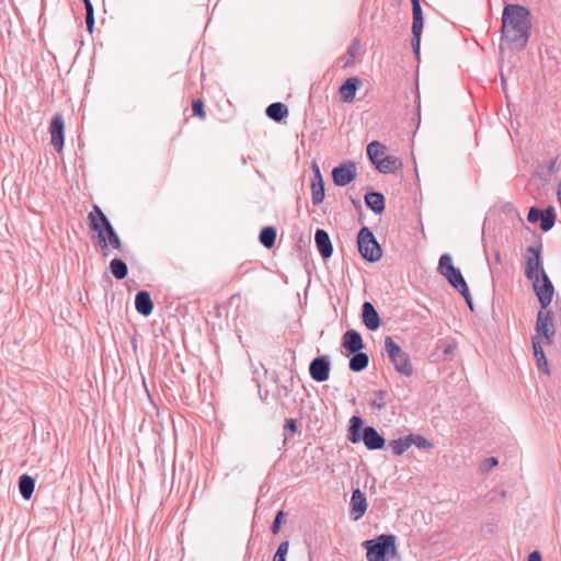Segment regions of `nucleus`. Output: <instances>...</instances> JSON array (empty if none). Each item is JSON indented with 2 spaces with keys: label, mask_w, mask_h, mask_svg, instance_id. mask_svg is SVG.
Here are the masks:
<instances>
[{
  "label": "nucleus",
  "mask_w": 561,
  "mask_h": 561,
  "mask_svg": "<svg viewBox=\"0 0 561 561\" xmlns=\"http://www.w3.org/2000/svg\"><path fill=\"white\" fill-rule=\"evenodd\" d=\"M501 23V41L512 49H525L531 35L530 10L522 4L506 3Z\"/></svg>",
  "instance_id": "f257e3e1"
},
{
  "label": "nucleus",
  "mask_w": 561,
  "mask_h": 561,
  "mask_svg": "<svg viewBox=\"0 0 561 561\" xmlns=\"http://www.w3.org/2000/svg\"><path fill=\"white\" fill-rule=\"evenodd\" d=\"M88 219L89 228L98 233V241L104 255H106L108 247L122 250L123 244L118 233L98 205L93 206V209L88 215Z\"/></svg>",
  "instance_id": "f03ea898"
},
{
  "label": "nucleus",
  "mask_w": 561,
  "mask_h": 561,
  "mask_svg": "<svg viewBox=\"0 0 561 561\" xmlns=\"http://www.w3.org/2000/svg\"><path fill=\"white\" fill-rule=\"evenodd\" d=\"M396 539L394 535L382 534L374 539L365 540L363 547L366 549L367 560L400 561Z\"/></svg>",
  "instance_id": "7ed1b4c3"
},
{
  "label": "nucleus",
  "mask_w": 561,
  "mask_h": 561,
  "mask_svg": "<svg viewBox=\"0 0 561 561\" xmlns=\"http://www.w3.org/2000/svg\"><path fill=\"white\" fill-rule=\"evenodd\" d=\"M360 416L354 415L350 420L348 439L353 444L364 442L368 450H379L386 445L385 437L374 426H363Z\"/></svg>",
  "instance_id": "20e7f679"
},
{
  "label": "nucleus",
  "mask_w": 561,
  "mask_h": 561,
  "mask_svg": "<svg viewBox=\"0 0 561 561\" xmlns=\"http://www.w3.org/2000/svg\"><path fill=\"white\" fill-rule=\"evenodd\" d=\"M385 351L397 373L405 377L413 375L410 355L391 336L385 339Z\"/></svg>",
  "instance_id": "39448f33"
},
{
  "label": "nucleus",
  "mask_w": 561,
  "mask_h": 561,
  "mask_svg": "<svg viewBox=\"0 0 561 561\" xmlns=\"http://www.w3.org/2000/svg\"><path fill=\"white\" fill-rule=\"evenodd\" d=\"M357 247L359 254L367 262L375 263L382 257L381 245L366 226L362 227L357 233Z\"/></svg>",
  "instance_id": "423d86ee"
},
{
  "label": "nucleus",
  "mask_w": 561,
  "mask_h": 561,
  "mask_svg": "<svg viewBox=\"0 0 561 561\" xmlns=\"http://www.w3.org/2000/svg\"><path fill=\"white\" fill-rule=\"evenodd\" d=\"M541 250L542 244L540 241L537 244L529 245L526 250L528 255L526 257L525 276L529 280L547 274L543 268Z\"/></svg>",
  "instance_id": "0eeeda50"
},
{
  "label": "nucleus",
  "mask_w": 561,
  "mask_h": 561,
  "mask_svg": "<svg viewBox=\"0 0 561 561\" xmlns=\"http://www.w3.org/2000/svg\"><path fill=\"white\" fill-rule=\"evenodd\" d=\"M536 332L538 336L543 337L546 344H552L556 335V328L553 323V312L548 308H540L538 311L536 319Z\"/></svg>",
  "instance_id": "6e6552de"
},
{
  "label": "nucleus",
  "mask_w": 561,
  "mask_h": 561,
  "mask_svg": "<svg viewBox=\"0 0 561 561\" xmlns=\"http://www.w3.org/2000/svg\"><path fill=\"white\" fill-rule=\"evenodd\" d=\"M536 297L538 298L541 309H547L553 298L554 286L547 274H543L536 279H530Z\"/></svg>",
  "instance_id": "1a4fd4ad"
},
{
  "label": "nucleus",
  "mask_w": 561,
  "mask_h": 561,
  "mask_svg": "<svg viewBox=\"0 0 561 561\" xmlns=\"http://www.w3.org/2000/svg\"><path fill=\"white\" fill-rule=\"evenodd\" d=\"M334 185L343 187L357 176V168L354 161L347 160L334 167L331 172Z\"/></svg>",
  "instance_id": "9d476101"
},
{
  "label": "nucleus",
  "mask_w": 561,
  "mask_h": 561,
  "mask_svg": "<svg viewBox=\"0 0 561 561\" xmlns=\"http://www.w3.org/2000/svg\"><path fill=\"white\" fill-rule=\"evenodd\" d=\"M412 38H411V46L413 49V54L416 59L420 58V50H421V36L423 31V24H424V18H423V10L421 5H414L412 7Z\"/></svg>",
  "instance_id": "9b49d317"
},
{
  "label": "nucleus",
  "mask_w": 561,
  "mask_h": 561,
  "mask_svg": "<svg viewBox=\"0 0 561 561\" xmlns=\"http://www.w3.org/2000/svg\"><path fill=\"white\" fill-rule=\"evenodd\" d=\"M331 360L328 355L314 357L309 364V374L316 382H324L329 379Z\"/></svg>",
  "instance_id": "f8f14e48"
},
{
  "label": "nucleus",
  "mask_w": 561,
  "mask_h": 561,
  "mask_svg": "<svg viewBox=\"0 0 561 561\" xmlns=\"http://www.w3.org/2000/svg\"><path fill=\"white\" fill-rule=\"evenodd\" d=\"M50 142L53 147L59 152L65 145V121L61 113H56L50 119L49 124Z\"/></svg>",
  "instance_id": "ddd939ff"
},
{
  "label": "nucleus",
  "mask_w": 561,
  "mask_h": 561,
  "mask_svg": "<svg viewBox=\"0 0 561 561\" xmlns=\"http://www.w3.org/2000/svg\"><path fill=\"white\" fill-rule=\"evenodd\" d=\"M367 499L360 489H354L350 502V516L353 520L360 519L367 511Z\"/></svg>",
  "instance_id": "4468645a"
},
{
  "label": "nucleus",
  "mask_w": 561,
  "mask_h": 561,
  "mask_svg": "<svg viewBox=\"0 0 561 561\" xmlns=\"http://www.w3.org/2000/svg\"><path fill=\"white\" fill-rule=\"evenodd\" d=\"M362 322L369 331H376L380 327V317L370 301H364L362 306Z\"/></svg>",
  "instance_id": "2eb2a0df"
},
{
  "label": "nucleus",
  "mask_w": 561,
  "mask_h": 561,
  "mask_svg": "<svg viewBox=\"0 0 561 561\" xmlns=\"http://www.w3.org/2000/svg\"><path fill=\"white\" fill-rule=\"evenodd\" d=\"M342 347L346 351V354L362 351L365 343L360 333L354 329L345 331L342 336Z\"/></svg>",
  "instance_id": "dca6fc26"
},
{
  "label": "nucleus",
  "mask_w": 561,
  "mask_h": 561,
  "mask_svg": "<svg viewBox=\"0 0 561 561\" xmlns=\"http://www.w3.org/2000/svg\"><path fill=\"white\" fill-rule=\"evenodd\" d=\"M362 87V80L358 77L347 78L339 89L340 98L345 103L354 101L357 90Z\"/></svg>",
  "instance_id": "f3484780"
},
{
  "label": "nucleus",
  "mask_w": 561,
  "mask_h": 561,
  "mask_svg": "<svg viewBox=\"0 0 561 561\" xmlns=\"http://www.w3.org/2000/svg\"><path fill=\"white\" fill-rule=\"evenodd\" d=\"M316 247L323 260H328L333 254V244L329 233L323 229H317L314 232Z\"/></svg>",
  "instance_id": "a211bd4d"
},
{
  "label": "nucleus",
  "mask_w": 561,
  "mask_h": 561,
  "mask_svg": "<svg viewBox=\"0 0 561 561\" xmlns=\"http://www.w3.org/2000/svg\"><path fill=\"white\" fill-rule=\"evenodd\" d=\"M135 308L136 311L144 316L149 317L153 311V301L149 291L139 290L135 296Z\"/></svg>",
  "instance_id": "6ab92c4d"
},
{
  "label": "nucleus",
  "mask_w": 561,
  "mask_h": 561,
  "mask_svg": "<svg viewBox=\"0 0 561 561\" xmlns=\"http://www.w3.org/2000/svg\"><path fill=\"white\" fill-rule=\"evenodd\" d=\"M378 172L382 174L396 173L401 170L403 163L401 159L396 156H385L381 160L374 164Z\"/></svg>",
  "instance_id": "aec40b11"
},
{
  "label": "nucleus",
  "mask_w": 561,
  "mask_h": 561,
  "mask_svg": "<svg viewBox=\"0 0 561 561\" xmlns=\"http://www.w3.org/2000/svg\"><path fill=\"white\" fill-rule=\"evenodd\" d=\"M366 206L376 215H381L385 210V196L377 191H369L364 196Z\"/></svg>",
  "instance_id": "412c9836"
},
{
  "label": "nucleus",
  "mask_w": 561,
  "mask_h": 561,
  "mask_svg": "<svg viewBox=\"0 0 561 561\" xmlns=\"http://www.w3.org/2000/svg\"><path fill=\"white\" fill-rule=\"evenodd\" d=\"M351 355L352 356L348 362L350 370L354 373H360L368 367L369 356L366 353L358 351L355 353H351ZM346 356H350V354H346Z\"/></svg>",
  "instance_id": "4be33fe9"
},
{
  "label": "nucleus",
  "mask_w": 561,
  "mask_h": 561,
  "mask_svg": "<svg viewBox=\"0 0 561 561\" xmlns=\"http://www.w3.org/2000/svg\"><path fill=\"white\" fill-rule=\"evenodd\" d=\"M265 114L270 119L280 123L288 116V108L284 103L274 102L266 107Z\"/></svg>",
  "instance_id": "5701e85b"
},
{
  "label": "nucleus",
  "mask_w": 561,
  "mask_h": 561,
  "mask_svg": "<svg viewBox=\"0 0 561 561\" xmlns=\"http://www.w3.org/2000/svg\"><path fill=\"white\" fill-rule=\"evenodd\" d=\"M19 491L24 500H30L34 493L35 479L27 473H23L19 478Z\"/></svg>",
  "instance_id": "b1692460"
},
{
  "label": "nucleus",
  "mask_w": 561,
  "mask_h": 561,
  "mask_svg": "<svg viewBox=\"0 0 561 561\" xmlns=\"http://www.w3.org/2000/svg\"><path fill=\"white\" fill-rule=\"evenodd\" d=\"M324 199V181L322 176L311 180V201L314 206L320 205Z\"/></svg>",
  "instance_id": "393cba45"
},
{
  "label": "nucleus",
  "mask_w": 561,
  "mask_h": 561,
  "mask_svg": "<svg viewBox=\"0 0 561 561\" xmlns=\"http://www.w3.org/2000/svg\"><path fill=\"white\" fill-rule=\"evenodd\" d=\"M277 231L273 226H266L261 229L259 234V241L266 249H272L276 242Z\"/></svg>",
  "instance_id": "a878e982"
},
{
  "label": "nucleus",
  "mask_w": 561,
  "mask_h": 561,
  "mask_svg": "<svg viewBox=\"0 0 561 561\" xmlns=\"http://www.w3.org/2000/svg\"><path fill=\"white\" fill-rule=\"evenodd\" d=\"M110 271L112 275L118 280L126 278L128 275L127 264L118 257H115L110 262Z\"/></svg>",
  "instance_id": "bb28decb"
},
{
  "label": "nucleus",
  "mask_w": 561,
  "mask_h": 561,
  "mask_svg": "<svg viewBox=\"0 0 561 561\" xmlns=\"http://www.w3.org/2000/svg\"><path fill=\"white\" fill-rule=\"evenodd\" d=\"M386 151V146L379 142L378 140H374L367 145V157L373 164L379 162L381 159L379 158Z\"/></svg>",
  "instance_id": "cd10ccee"
},
{
  "label": "nucleus",
  "mask_w": 561,
  "mask_h": 561,
  "mask_svg": "<svg viewBox=\"0 0 561 561\" xmlns=\"http://www.w3.org/2000/svg\"><path fill=\"white\" fill-rule=\"evenodd\" d=\"M556 222V211L553 206H548L540 216V229L545 232L551 230Z\"/></svg>",
  "instance_id": "c85d7f7f"
},
{
  "label": "nucleus",
  "mask_w": 561,
  "mask_h": 561,
  "mask_svg": "<svg viewBox=\"0 0 561 561\" xmlns=\"http://www.w3.org/2000/svg\"><path fill=\"white\" fill-rule=\"evenodd\" d=\"M390 447L396 456H401L410 447L409 435L393 439L390 443Z\"/></svg>",
  "instance_id": "c756f323"
},
{
  "label": "nucleus",
  "mask_w": 561,
  "mask_h": 561,
  "mask_svg": "<svg viewBox=\"0 0 561 561\" xmlns=\"http://www.w3.org/2000/svg\"><path fill=\"white\" fill-rule=\"evenodd\" d=\"M456 268L453 263V257L449 253H444L440 255L438 261L437 271L443 276L450 272V270Z\"/></svg>",
  "instance_id": "7c9ffc66"
},
{
  "label": "nucleus",
  "mask_w": 561,
  "mask_h": 561,
  "mask_svg": "<svg viewBox=\"0 0 561 561\" xmlns=\"http://www.w3.org/2000/svg\"><path fill=\"white\" fill-rule=\"evenodd\" d=\"M444 277H446L450 286L454 287L455 289L459 288V286L467 283L461 274L460 268L458 267L450 270V272L444 275Z\"/></svg>",
  "instance_id": "2f4dec72"
},
{
  "label": "nucleus",
  "mask_w": 561,
  "mask_h": 561,
  "mask_svg": "<svg viewBox=\"0 0 561 561\" xmlns=\"http://www.w3.org/2000/svg\"><path fill=\"white\" fill-rule=\"evenodd\" d=\"M388 392L386 390H377L374 393V399L370 402V407L378 411L383 410L387 407Z\"/></svg>",
  "instance_id": "473e14b6"
},
{
  "label": "nucleus",
  "mask_w": 561,
  "mask_h": 561,
  "mask_svg": "<svg viewBox=\"0 0 561 561\" xmlns=\"http://www.w3.org/2000/svg\"><path fill=\"white\" fill-rule=\"evenodd\" d=\"M85 9L87 31L91 34L94 27V8L91 0H82Z\"/></svg>",
  "instance_id": "72a5a7b5"
},
{
  "label": "nucleus",
  "mask_w": 561,
  "mask_h": 561,
  "mask_svg": "<svg viewBox=\"0 0 561 561\" xmlns=\"http://www.w3.org/2000/svg\"><path fill=\"white\" fill-rule=\"evenodd\" d=\"M410 446L414 445L420 449H431L433 444L420 434H409Z\"/></svg>",
  "instance_id": "f704fd0d"
},
{
  "label": "nucleus",
  "mask_w": 561,
  "mask_h": 561,
  "mask_svg": "<svg viewBox=\"0 0 561 561\" xmlns=\"http://www.w3.org/2000/svg\"><path fill=\"white\" fill-rule=\"evenodd\" d=\"M193 115L204 119L206 117L205 105L201 99H195L192 103Z\"/></svg>",
  "instance_id": "c9c22d12"
},
{
  "label": "nucleus",
  "mask_w": 561,
  "mask_h": 561,
  "mask_svg": "<svg viewBox=\"0 0 561 561\" xmlns=\"http://www.w3.org/2000/svg\"><path fill=\"white\" fill-rule=\"evenodd\" d=\"M284 512L280 510L276 513L274 520L271 524V531L276 535L279 533L280 525L283 523Z\"/></svg>",
  "instance_id": "e433bc0d"
},
{
  "label": "nucleus",
  "mask_w": 561,
  "mask_h": 561,
  "mask_svg": "<svg viewBox=\"0 0 561 561\" xmlns=\"http://www.w3.org/2000/svg\"><path fill=\"white\" fill-rule=\"evenodd\" d=\"M535 359H536V364H537L538 369L543 371L547 375H550V369H549V365H548V360H547L546 354H540V356L535 358Z\"/></svg>",
  "instance_id": "4c0bfd02"
},
{
  "label": "nucleus",
  "mask_w": 561,
  "mask_h": 561,
  "mask_svg": "<svg viewBox=\"0 0 561 561\" xmlns=\"http://www.w3.org/2000/svg\"><path fill=\"white\" fill-rule=\"evenodd\" d=\"M499 465V460L497 458L495 457H489V458H485L481 465H480V469L482 471H490L492 470L494 467H496Z\"/></svg>",
  "instance_id": "58836bf2"
},
{
  "label": "nucleus",
  "mask_w": 561,
  "mask_h": 561,
  "mask_svg": "<svg viewBox=\"0 0 561 561\" xmlns=\"http://www.w3.org/2000/svg\"><path fill=\"white\" fill-rule=\"evenodd\" d=\"M542 210L543 209H539L537 207H530L529 211H528V215H527V220L530 224L537 222L538 220H540V216L542 215Z\"/></svg>",
  "instance_id": "ea45409f"
},
{
  "label": "nucleus",
  "mask_w": 561,
  "mask_h": 561,
  "mask_svg": "<svg viewBox=\"0 0 561 561\" xmlns=\"http://www.w3.org/2000/svg\"><path fill=\"white\" fill-rule=\"evenodd\" d=\"M531 344H533V350H534L535 358L539 357L540 354H545L543 348L541 346V342H540L538 335H535V336L531 337Z\"/></svg>",
  "instance_id": "a19ab883"
},
{
  "label": "nucleus",
  "mask_w": 561,
  "mask_h": 561,
  "mask_svg": "<svg viewBox=\"0 0 561 561\" xmlns=\"http://www.w3.org/2000/svg\"><path fill=\"white\" fill-rule=\"evenodd\" d=\"M542 167L546 169L547 178H550L553 173L557 172V158L545 161Z\"/></svg>",
  "instance_id": "79ce46f5"
},
{
  "label": "nucleus",
  "mask_w": 561,
  "mask_h": 561,
  "mask_svg": "<svg viewBox=\"0 0 561 561\" xmlns=\"http://www.w3.org/2000/svg\"><path fill=\"white\" fill-rule=\"evenodd\" d=\"M284 430L295 434L298 431V422L296 419H286L284 424Z\"/></svg>",
  "instance_id": "37998d69"
},
{
  "label": "nucleus",
  "mask_w": 561,
  "mask_h": 561,
  "mask_svg": "<svg viewBox=\"0 0 561 561\" xmlns=\"http://www.w3.org/2000/svg\"><path fill=\"white\" fill-rule=\"evenodd\" d=\"M288 548H289V542L287 540L280 542L278 545L277 550L274 553V556L286 557V554L288 552Z\"/></svg>",
  "instance_id": "c03bdc74"
},
{
  "label": "nucleus",
  "mask_w": 561,
  "mask_h": 561,
  "mask_svg": "<svg viewBox=\"0 0 561 561\" xmlns=\"http://www.w3.org/2000/svg\"><path fill=\"white\" fill-rule=\"evenodd\" d=\"M456 290L463 297V299H468L471 297L467 283L456 288Z\"/></svg>",
  "instance_id": "a18cd8bd"
},
{
  "label": "nucleus",
  "mask_w": 561,
  "mask_h": 561,
  "mask_svg": "<svg viewBox=\"0 0 561 561\" xmlns=\"http://www.w3.org/2000/svg\"><path fill=\"white\" fill-rule=\"evenodd\" d=\"M527 561H542V557L539 551L535 550L528 554Z\"/></svg>",
  "instance_id": "49530a36"
},
{
  "label": "nucleus",
  "mask_w": 561,
  "mask_h": 561,
  "mask_svg": "<svg viewBox=\"0 0 561 561\" xmlns=\"http://www.w3.org/2000/svg\"><path fill=\"white\" fill-rule=\"evenodd\" d=\"M358 44H359L358 41H354L353 44L348 47L347 53L351 56V58L355 57V51L358 47Z\"/></svg>",
  "instance_id": "de8ad7c7"
},
{
  "label": "nucleus",
  "mask_w": 561,
  "mask_h": 561,
  "mask_svg": "<svg viewBox=\"0 0 561 561\" xmlns=\"http://www.w3.org/2000/svg\"><path fill=\"white\" fill-rule=\"evenodd\" d=\"M311 169L313 172V176L311 180H317V176H322L321 171L316 162H312Z\"/></svg>",
  "instance_id": "09e8293b"
},
{
  "label": "nucleus",
  "mask_w": 561,
  "mask_h": 561,
  "mask_svg": "<svg viewBox=\"0 0 561 561\" xmlns=\"http://www.w3.org/2000/svg\"><path fill=\"white\" fill-rule=\"evenodd\" d=\"M455 350H456V346L454 344H447L444 347L443 352H444V354H453Z\"/></svg>",
  "instance_id": "8fccbe9b"
},
{
  "label": "nucleus",
  "mask_w": 561,
  "mask_h": 561,
  "mask_svg": "<svg viewBox=\"0 0 561 561\" xmlns=\"http://www.w3.org/2000/svg\"><path fill=\"white\" fill-rule=\"evenodd\" d=\"M465 300H466V302H467L468 307H469L471 310H473V304H472V299H471V297H470V298H468V299H465Z\"/></svg>",
  "instance_id": "3c124183"
},
{
  "label": "nucleus",
  "mask_w": 561,
  "mask_h": 561,
  "mask_svg": "<svg viewBox=\"0 0 561 561\" xmlns=\"http://www.w3.org/2000/svg\"><path fill=\"white\" fill-rule=\"evenodd\" d=\"M273 561H286V557L274 556Z\"/></svg>",
  "instance_id": "603ef678"
},
{
  "label": "nucleus",
  "mask_w": 561,
  "mask_h": 561,
  "mask_svg": "<svg viewBox=\"0 0 561 561\" xmlns=\"http://www.w3.org/2000/svg\"><path fill=\"white\" fill-rule=\"evenodd\" d=\"M412 7L414 5H421V0H411Z\"/></svg>",
  "instance_id": "864d4df0"
},
{
  "label": "nucleus",
  "mask_w": 561,
  "mask_h": 561,
  "mask_svg": "<svg viewBox=\"0 0 561 561\" xmlns=\"http://www.w3.org/2000/svg\"><path fill=\"white\" fill-rule=\"evenodd\" d=\"M495 260L497 263H501V255H500V252H496L495 254Z\"/></svg>",
  "instance_id": "5fc2aeb1"
},
{
  "label": "nucleus",
  "mask_w": 561,
  "mask_h": 561,
  "mask_svg": "<svg viewBox=\"0 0 561 561\" xmlns=\"http://www.w3.org/2000/svg\"><path fill=\"white\" fill-rule=\"evenodd\" d=\"M352 203H353V205H354L355 207H359V206H360L359 202H358V201H356V199H352Z\"/></svg>",
  "instance_id": "6e6d98bb"
},
{
  "label": "nucleus",
  "mask_w": 561,
  "mask_h": 561,
  "mask_svg": "<svg viewBox=\"0 0 561 561\" xmlns=\"http://www.w3.org/2000/svg\"><path fill=\"white\" fill-rule=\"evenodd\" d=\"M284 389H285V396H288V390H287V388L285 387Z\"/></svg>",
  "instance_id": "4d7b16f0"
}]
</instances>
